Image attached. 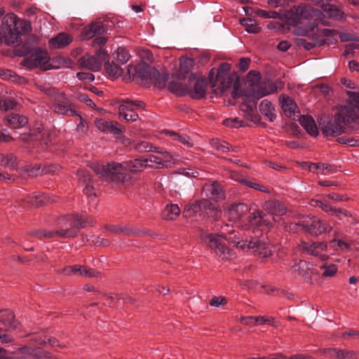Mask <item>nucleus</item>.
<instances>
[{
    "label": "nucleus",
    "instance_id": "1",
    "mask_svg": "<svg viewBox=\"0 0 359 359\" xmlns=\"http://www.w3.org/2000/svg\"><path fill=\"white\" fill-rule=\"evenodd\" d=\"M146 167H147V161L144 158H135L122 163L112 161L102 167L96 168L95 172L116 187L127 188L132 184V180L131 176L126 172L133 173L141 172Z\"/></svg>",
    "mask_w": 359,
    "mask_h": 359
},
{
    "label": "nucleus",
    "instance_id": "2",
    "mask_svg": "<svg viewBox=\"0 0 359 359\" xmlns=\"http://www.w3.org/2000/svg\"><path fill=\"white\" fill-rule=\"evenodd\" d=\"M256 15L264 19H280L285 21L287 25L294 27L302 23L304 20H310L314 18L317 20L322 15V12L310 5L300 4L291 7L283 13H279L274 11H265L258 9Z\"/></svg>",
    "mask_w": 359,
    "mask_h": 359
},
{
    "label": "nucleus",
    "instance_id": "3",
    "mask_svg": "<svg viewBox=\"0 0 359 359\" xmlns=\"http://www.w3.org/2000/svg\"><path fill=\"white\" fill-rule=\"evenodd\" d=\"M318 122L324 136L337 137L344 133L341 123L352 129L358 128L359 115L354 111L353 107L341 106L333 118L325 122L320 118Z\"/></svg>",
    "mask_w": 359,
    "mask_h": 359
},
{
    "label": "nucleus",
    "instance_id": "4",
    "mask_svg": "<svg viewBox=\"0 0 359 359\" xmlns=\"http://www.w3.org/2000/svg\"><path fill=\"white\" fill-rule=\"evenodd\" d=\"M29 28V25L20 20L14 13H10L4 17L0 30L5 43L13 45L22 42L20 36L27 32Z\"/></svg>",
    "mask_w": 359,
    "mask_h": 359
},
{
    "label": "nucleus",
    "instance_id": "5",
    "mask_svg": "<svg viewBox=\"0 0 359 359\" xmlns=\"http://www.w3.org/2000/svg\"><path fill=\"white\" fill-rule=\"evenodd\" d=\"M76 223L75 213L60 217L57 221L59 228L53 230L55 236L60 238H76L79 235Z\"/></svg>",
    "mask_w": 359,
    "mask_h": 359
},
{
    "label": "nucleus",
    "instance_id": "6",
    "mask_svg": "<svg viewBox=\"0 0 359 359\" xmlns=\"http://www.w3.org/2000/svg\"><path fill=\"white\" fill-rule=\"evenodd\" d=\"M50 58L48 51L41 48H36L29 57L25 58L22 64L29 69L39 68L43 71H46L50 69Z\"/></svg>",
    "mask_w": 359,
    "mask_h": 359
},
{
    "label": "nucleus",
    "instance_id": "7",
    "mask_svg": "<svg viewBox=\"0 0 359 359\" xmlns=\"http://www.w3.org/2000/svg\"><path fill=\"white\" fill-rule=\"evenodd\" d=\"M109 59L106 50L100 48L96 50L95 55L86 54L79 60L80 67L93 72H99L102 68V62Z\"/></svg>",
    "mask_w": 359,
    "mask_h": 359
},
{
    "label": "nucleus",
    "instance_id": "8",
    "mask_svg": "<svg viewBox=\"0 0 359 359\" xmlns=\"http://www.w3.org/2000/svg\"><path fill=\"white\" fill-rule=\"evenodd\" d=\"M145 103L140 100L126 99L122 101L118 107L119 118H123L126 122H135L139 119L136 109L144 108Z\"/></svg>",
    "mask_w": 359,
    "mask_h": 359
},
{
    "label": "nucleus",
    "instance_id": "9",
    "mask_svg": "<svg viewBox=\"0 0 359 359\" xmlns=\"http://www.w3.org/2000/svg\"><path fill=\"white\" fill-rule=\"evenodd\" d=\"M301 226L304 230L313 236L320 235L326 231L325 224L318 217L315 216H305L302 218L299 223H291L290 229L296 226Z\"/></svg>",
    "mask_w": 359,
    "mask_h": 359
},
{
    "label": "nucleus",
    "instance_id": "10",
    "mask_svg": "<svg viewBox=\"0 0 359 359\" xmlns=\"http://www.w3.org/2000/svg\"><path fill=\"white\" fill-rule=\"evenodd\" d=\"M195 80L193 88H189L187 86L185 89V95H189L192 100H202L206 96V90L208 87V80L205 77L196 78L194 74H191L189 77V82Z\"/></svg>",
    "mask_w": 359,
    "mask_h": 359
},
{
    "label": "nucleus",
    "instance_id": "11",
    "mask_svg": "<svg viewBox=\"0 0 359 359\" xmlns=\"http://www.w3.org/2000/svg\"><path fill=\"white\" fill-rule=\"evenodd\" d=\"M51 109L53 112L66 116H74L78 112L74 108V103L71 102L68 96L64 93L53 103Z\"/></svg>",
    "mask_w": 359,
    "mask_h": 359
},
{
    "label": "nucleus",
    "instance_id": "12",
    "mask_svg": "<svg viewBox=\"0 0 359 359\" xmlns=\"http://www.w3.org/2000/svg\"><path fill=\"white\" fill-rule=\"evenodd\" d=\"M154 74L158 75V70L144 62L135 67L134 77L139 80L142 85L149 86L151 85V77L155 75Z\"/></svg>",
    "mask_w": 359,
    "mask_h": 359
},
{
    "label": "nucleus",
    "instance_id": "13",
    "mask_svg": "<svg viewBox=\"0 0 359 359\" xmlns=\"http://www.w3.org/2000/svg\"><path fill=\"white\" fill-rule=\"evenodd\" d=\"M237 246L245 249V247L249 250H252V252L255 256H257L259 258H266L270 257L272 255L271 250L270 248L266 245V243H262L261 241H238L237 242Z\"/></svg>",
    "mask_w": 359,
    "mask_h": 359
},
{
    "label": "nucleus",
    "instance_id": "14",
    "mask_svg": "<svg viewBox=\"0 0 359 359\" xmlns=\"http://www.w3.org/2000/svg\"><path fill=\"white\" fill-rule=\"evenodd\" d=\"M96 128L104 133H110L114 135H120L125 132L123 127L117 121H106L103 118H95Z\"/></svg>",
    "mask_w": 359,
    "mask_h": 359
},
{
    "label": "nucleus",
    "instance_id": "15",
    "mask_svg": "<svg viewBox=\"0 0 359 359\" xmlns=\"http://www.w3.org/2000/svg\"><path fill=\"white\" fill-rule=\"evenodd\" d=\"M48 201V198L47 196L41 193L29 195L24 198H18L16 200V202L25 208L31 207L39 208L45 205Z\"/></svg>",
    "mask_w": 359,
    "mask_h": 359
},
{
    "label": "nucleus",
    "instance_id": "16",
    "mask_svg": "<svg viewBox=\"0 0 359 359\" xmlns=\"http://www.w3.org/2000/svg\"><path fill=\"white\" fill-rule=\"evenodd\" d=\"M107 29L102 22H92L83 28L81 37L83 40H88L96 35H102L107 32Z\"/></svg>",
    "mask_w": 359,
    "mask_h": 359
},
{
    "label": "nucleus",
    "instance_id": "17",
    "mask_svg": "<svg viewBox=\"0 0 359 359\" xmlns=\"http://www.w3.org/2000/svg\"><path fill=\"white\" fill-rule=\"evenodd\" d=\"M231 65L228 62H222L219 65V67L216 69L212 68L208 73V78L210 85L212 88L217 86V83L219 81V78L223 77L227 72H230Z\"/></svg>",
    "mask_w": 359,
    "mask_h": 359
},
{
    "label": "nucleus",
    "instance_id": "18",
    "mask_svg": "<svg viewBox=\"0 0 359 359\" xmlns=\"http://www.w3.org/2000/svg\"><path fill=\"white\" fill-rule=\"evenodd\" d=\"M249 210L248 206L245 203H233L229 207L227 214L229 220L236 222L245 215Z\"/></svg>",
    "mask_w": 359,
    "mask_h": 359
},
{
    "label": "nucleus",
    "instance_id": "19",
    "mask_svg": "<svg viewBox=\"0 0 359 359\" xmlns=\"http://www.w3.org/2000/svg\"><path fill=\"white\" fill-rule=\"evenodd\" d=\"M249 222L252 226L270 229L272 226L266 215L262 210H257L249 216Z\"/></svg>",
    "mask_w": 359,
    "mask_h": 359
},
{
    "label": "nucleus",
    "instance_id": "20",
    "mask_svg": "<svg viewBox=\"0 0 359 359\" xmlns=\"http://www.w3.org/2000/svg\"><path fill=\"white\" fill-rule=\"evenodd\" d=\"M6 125L13 129L20 128L28 123V118L16 113H10L4 118Z\"/></svg>",
    "mask_w": 359,
    "mask_h": 359
},
{
    "label": "nucleus",
    "instance_id": "21",
    "mask_svg": "<svg viewBox=\"0 0 359 359\" xmlns=\"http://www.w3.org/2000/svg\"><path fill=\"white\" fill-rule=\"evenodd\" d=\"M204 190L206 192V196L210 199L218 201L224 199L225 197V194L221 184L217 182L205 185Z\"/></svg>",
    "mask_w": 359,
    "mask_h": 359
},
{
    "label": "nucleus",
    "instance_id": "22",
    "mask_svg": "<svg viewBox=\"0 0 359 359\" xmlns=\"http://www.w3.org/2000/svg\"><path fill=\"white\" fill-rule=\"evenodd\" d=\"M279 102L282 110L284 113L290 117L294 115L297 110H298V106L297 103L287 95L282 94L279 97Z\"/></svg>",
    "mask_w": 359,
    "mask_h": 359
},
{
    "label": "nucleus",
    "instance_id": "23",
    "mask_svg": "<svg viewBox=\"0 0 359 359\" xmlns=\"http://www.w3.org/2000/svg\"><path fill=\"white\" fill-rule=\"evenodd\" d=\"M299 124L304 128L308 134L312 137L318 135V128L314 119L310 115H301L298 119Z\"/></svg>",
    "mask_w": 359,
    "mask_h": 359
},
{
    "label": "nucleus",
    "instance_id": "24",
    "mask_svg": "<svg viewBox=\"0 0 359 359\" xmlns=\"http://www.w3.org/2000/svg\"><path fill=\"white\" fill-rule=\"evenodd\" d=\"M37 37L34 34H31L28 36L27 40L22 45L20 46V43L15 47L14 51L15 54L18 56L22 57L31 54L33 51V44L36 43Z\"/></svg>",
    "mask_w": 359,
    "mask_h": 359
},
{
    "label": "nucleus",
    "instance_id": "25",
    "mask_svg": "<svg viewBox=\"0 0 359 359\" xmlns=\"http://www.w3.org/2000/svg\"><path fill=\"white\" fill-rule=\"evenodd\" d=\"M264 208L273 215H283L286 212V207L278 200H269L264 203Z\"/></svg>",
    "mask_w": 359,
    "mask_h": 359
},
{
    "label": "nucleus",
    "instance_id": "26",
    "mask_svg": "<svg viewBox=\"0 0 359 359\" xmlns=\"http://www.w3.org/2000/svg\"><path fill=\"white\" fill-rule=\"evenodd\" d=\"M72 38L67 33H59L56 36L50 39L48 41L49 45L54 48H63L70 44Z\"/></svg>",
    "mask_w": 359,
    "mask_h": 359
},
{
    "label": "nucleus",
    "instance_id": "27",
    "mask_svg": "<svg viewBox=\"0 0 359 359\" xmlns=\"http://www.w3.org/2000/svg\"><path fill=\"white\" fill-rule=\"evenodd\" d=\"M0 323L9 328L16 329L19 322L15 319L14 313L8 309L0 310Z\"/></svg>",
    "mask_w": 359,
    "mask_h": 359
},
{
    "label": "nucleus",
    "instance_id": "28",
    "mask_svg": "<svg viewBox=\"0 0 359 359\" xmlns=\"http://www.w3.org/2000/svg\"><path fill=\"white\" fill-rule=\"evenodd\" d=\"M300 246L304 251L317 256L318 255L320 250L323 251L327 248V243L325 242H313L309 243L302 241Z\"/></svg>",
    "mask_w": 359,
    "mask_h": 359
},
{
    "label": "nucleus",
    "instance_id": "29",
    "mask_svg": "<svg viewBox=\"0 0 359 359\" xmlns=\"http://www.w3.org/2000/svg\"><path fill=\"white\" fill-rule=\"evenodd\" d=\"M323 12L330 18L337 20L343 19L344 12L338 8L336 6L330 4L318 2Z\"/></svg>",
    "mask_w": 359,
    "mask_h": 359
},
{
    "label": "nucleus",
    "instance_id": "30",
    "mask_svg": "<svg viewBox=\"0 0 359 359\" xmlns=\"http://www.w3.org/2000/svg\"><path fill=\"white\" fill-rule=\"evenodd\" d=\"M0 166L8 168L11 170H17L18 160L16 156L13 153H0Z\"/></svg>",
    "mask_w": 359,
    "mask_h": 359
},
{
    "label": "nucleus",
    "instance_id": "31",
    "mask_svg": "<svg viewBox=\"0 0 359 359\" xmlns=\"http://www.w3.org/2000/svg\"><path fill=\"white\" fill-rule=\"evenodd\" d=\"M297 271L299 275L307 278L310 281V284H312V276L314 273L313 265L304 260H301L298 264Z\"/></svg>",
    "mask_w": 359,
    "mask_h": 359
},
{
    "label": "nucleus",
    "instance_id": "32",
    "mask_svg": "<svg viewBox=\"0 0 359 359\" xmlns=\"http://www.w3.org/2000/svg\"><path fill=\"white\" fill-rule=\"evenodd\" d=\"M221 213L219 208L208 199V205H205L203 210V217H208L216 221L220 217Z\"/></svg>",
    "mask_w": 359,
    "mask_h": 359
},
{
    "label": "nucleus",
    "instance_id": "33",
    "mask_svg": "<svg viewBox=\"0 0 359 359\" xmlns=\"http://www.w3.org/2000/svg\"><path fill=\"white\" fill-rule=\"evenodd\" d=\"M259 111L271 122H273L276 118L275 109L271 102L267 100H264L260 102Z\"/></svg>",
    "mask_w": 359,
    "mask_h": 359
},
{
    "label": "nucleus",
    "instance_id": "34",
    "mask_svg": "<svg viewBox=\"0 0 359 359\" xmlns=\"http://www.w3.org/2000/svg\"><path fill=\"white\" fill-rule=\"evenodd\" d=\"M74 62L72 59L62 57L60 55L56 56L50 61L49 67L50 69H60V68H67L71 67Z\"/></svg>",
    "mask_w": 359,
    "mask_h": 359
},
{
    "label": "nucleus",
    "instance_id": "35",
    "mask_svg": "<svg viewBox=\"0 0 359 359\" xmlns=\"http://www.w3.org/2000/svg\"><path fill=\"white\" fill-rule=\"evenodd\" d=\"M180 208L177 204L167 205L162 211V218L165 220H174L180 214Z\"/></svg>",
    "mask_w": 359,
    "mask_h": 359
},
{
    "label": "nucleus",
    "instance_id": "36",
    "mask_svg": "<svg viewBox=\"0 0 359 359\" xmlns=\"http://www.w3.org/2000/svg\"><path fill=\"white\" fill-rule=\"evenodd\" d=\"M104 62V69L110 77L116 79L123 74V70L121 67L120 64H117L114 61L110 62L109 59Z\"/></svg>",
    "mask_w": 359,
    "mask_h": 359
},
{
    "label": "nucleus",
    "instance_id": "37",
    "mask_svg": "<svg viewBox=\"0 0 359 359\" xmlns=\"http://www.w3.org/2000/svg\"><path fill=\"white\" fill-rule=\"evenodd\" d=\"M146 236L156 238L158 235L149 229H140L137 226L128 225V236L142 238Z\"/></svg>",
    "mask_w": 359,
    "mask_h": 359
},
{
    "label": "nucleus",
    "instance_id": "38",
    "mask_svg": "<svg viewBox=\"0 0 359 359\" xmlns=\"http://www.w3.org/2000/svg\"><path fill=\"white\" fill-rule=\"evenodd\" d=\"M231 178L240 182L242 184H244L250 188L254 189L255 190H257V191H262L264 193L269 192L268 188L262 184H260L259 183L252 182L249 181L245 179H239L238 175L235 172H233L231 174Z\"/></svg>",
    "mask_w": 359,
    "mask_h": 359
},
{
    "label": "nucleus",
    "instance_id": "39",
    "mask_svg": "<svg viewBox=\"0 0 359 359\" xmlns=\"http://www.w3.org/2000/svg\"><path fill=\"white\" fill-rule=\"evenodd\" d=\"M277 89V82L269 83L267 86H260L255 93V98L259 100L262 97L276 92Z\"/></svg>",
    "mask_w": 359,
    "mask_h": 359
},
{
    "label": "nucleus",
    "instance_id": "40",
    "mask_svg": "<svg viewBox=\"0 0 359 359\" xmlns=\"http://www.w3.org/2000/svg\"><path fill=\"white\" fill-rule=\"evenodd\" d=\"M327 43V41L324 38H320V36L313 37V41L309 42L306 39H299L298 41V45L303 46L306 50H310L316 46H322Z\"/></svg>",
    "mask_w": 359,
    "mask_h": 359
},
{
    "label": "nucleus",
    "instance_id": "41",
    "mask_svg": "<svg viewBox=\"0 0 359 359\" xmlns=\"http://www.w3.org/2000/svg\"><path fill=\"white\" fill-rule=\"evenodd\" d=\"M76 227L79 231L80 229H84L88 226H93L95 224V219L92 217H85L79 213H75Z\"/></svg>",
    "mask_w": 359,
    "mask_h": 359
},
{
    "label": "nucleus",
    "instance_id": "42",
    "mask_svg": "<svg viewBox=\"0 0 359 359\" xmlns=\"http://www.w3.org/2000/svg\"><path fill=\"white\" fill-rule=\"evenodd\" d=\"M168 89L170 92L175 94L178 97L185 96V89H187V85L182 84L180 82L171 81L168 83Z\"/></svg>",
    "mask_w": 359,
    "mask_h": 359
},
{
    "label": "nucleus",
    "instance_id": "43",
    "mask_svg": "<svg viewBox=\"0 0 359 359\" xmlns=\"http://www.w3.org/2000/svg\"><path fill=\"white\" fill-rule=\"evenodd\" d=\"M241 24L245 27V30L248 33L257 34L261 31V27L255 19L249 18H243L241 20Z\"/></svg>",
    "mask_w": 359,
    "mask_h": 359
},
{
    "label": "nucleus",
    "instance_id": "44",
    "mask_svg": "<svg viewBox=\"0 0 359 359\" xmlns=\"http://www.w3.org/2000/svg\"><path fill=\"white\" fill-rule=\"evenodd\" d=\"M330 215L335 216L339 220L343 222H348L349 219L355 220L352 214L344 208H333V211L331 212Z\"/></svg>",
    "mask_w": 359,
    "mask_h": 359
},
{
    "label": "nucleus",
    "instance_id": "45",
    "mask_svg": "<svg viewBox=\"0 0 359 359\" xmlns=\"http://www.w3.org/2000/svg\"><path fill=\"white\" fill-rule=\"evenodd\" d=\"M169 79V74H161L158 72V75H154L151 77V84L158 88H164Z\"/></svg>",
    "mask_w": 359,
    "mask_h": 359
},
{
    "label": "nucleus",
    "instance_id": "46",
    "mask_svg": "<svg viewBox=\"0 0 359 359\" xmlns=\"http://www.w3.org/2000/svg\"><path fill=\"white\" fill-rule=\"evenodd\" d=\"M27 235L30 237L37 238L39 239L55 238L53 230L48 231L46 229L30 231L27 233Z\"/></svg>",
    "mask_w": 359,
    "mask_h": 359
},
{
    "label": "nucleus",
    "instance_id": "47",
    "mask_svg": "<svg viewBox=\"0 0 359 359\" xmlns=\"http://www.w3.org/2000/svg\"><path fill=\"white\" fill-rule=\"evenodd\" d=\"M194 59L190 57H185L180 60V71L183 76L182 79H184L186 74L189 73L194 67Z\"/></svg>",
    "mask_w": 359,
    "mask_h": 359
},
{
    "label": "nucleus",
    "instance_id": "48",
    "mask_svg": "<svg viewBox=\"0 0 359 359\" xmlns=\"http://www.w3.org/2000/svg\"><path fill=\"white\" fill-rule=\"evenodd\" d=\"M218 82H219V88L220 93H223L232 86V83L233 82V76L229 74V72H227V74H225V76H224L222 78H219Z\"/></svg>",
    "mask_w": 359,
    "mask_h": 359
},
{
    "label": "nucleus",
    "instance_id": "49",
    "mask_svg": "<svg viewBox=\"0 0 359 359\" xmlns=\"http://www.w3.org/2000/svg\"><path fill=\"white\" fill-rule=\"evenodd\" d=\"M358 357V351L337 348V359H357Z\"/></svg>",
    "mask_w": 359,
    "mask_h": 359
},
{
    "label": "nucleus",
    "instance_id": "50",
    "mask_svg": "<svg viewBox=\"0 0 359 359\" xmlns=\"http://www.w3.org/2000/svg\"><path fill=\"white\" fill-rule=\"evenodd\" d=\"M37 132L30 130L27 133H22L20 134L19 139L20 141L25 143H29L35 140H39L41 137V130L40 128H38Z\"/></svg>",
    "mask_w": 359,
    "mask_h": 359
},
{
    "label": "nucleus",
    "instance_id": "51",
    "mask_svg": "<svg viewBox=\"0 0 359 359\" xmlns=\"http://www.w3.org/2000/svg\"><path fill=\"white\" fill-rule=\"evenodd\" d=\"M311 206L315 208H319L324 212L330 215L331 212L333 211V207L327 202L318 199H312L310 202Z\"/></svg>",
    "mask_w": 359,
    "mask_h": 359
},
{
    "label": "nucleus",
    "instance_id": "52",
    "mask_svg": "<svg viewBox=\"0 0 359 359\" xmlns=\"http://www.w3.org/2000/svg\"><path fill=\"white\" fill-rule=\"evenodd\" d=\"M210 144L216 150L220 151L223 153L230 151L231 148V145L228 142L219 139H212L210 141Z\"/></svg>",
    "mask_w": 359,
    "mask_h": 359
},
{
    "label": "nucleus",
    "instance_id": "53",
    "mask_svg": "<svg viewBox=\"0 0 359 359\" xmlns=\"http://www.w3.org/2000/svg\"><path fill=\"white\" fill-rule=\"evenodd\" d=\"M86 241L90 243V245H93L96 246H102L107 247L110 244L109 240L107 238H100L97 236H90L89 238H86Z\"/></svg>",
    "mask_w": 359,
    "mask_h": 359
},
{
    "label": "nucleus",
    "instance_id": "54",
    "mask_svg": "<svg viewBox=\"0 0 359 359\" xmlns=\"http://www.w3.org/2000/svg\"><path fill=\"white\" fill-rule=\"evenodd\" d=\"M116 61L120 65H123L128 62L130 58V54L128 51L124 47H119L116 51Z\"/></svg>",
    "mask_w": 359,
    "mask_h": 359
},
{
    "label": "nucleus",
    "instance_id": "55",
    "mask_svg": "<svg viewBox=\"0 0 359 359\" xmlns=\"http://www.w3.org/2000/svg\"><path fill=\"white\" fill-rule=\"evenodd\" d=\"M144 161H147V166L154 167V168H161V166L164 165V161L163 159L155 155H149L148 158H144Z\"/></svg>",
    "mask_w": 359,
    "mask_h": 359
},
{
    "label": "nucleus",
    "instance_id": "56",
    "mask_svg": "<svg viewBox=\"0 0 359 359\" xmlns=\"http://www.w3.org/2000/svg\"><path fill=\"white\" fill-rule=\"evenodd\" d=\"M222 124L226 127L231 128H240L245 126V123L240 120L238 118H228L223 121Z\"/></svg>",
    "mask_w": 359,
    "mask_h": 359
},
{
    "label": "nucleus",
    "instance_id": "57",
    "mask_svg": "<svg viewBox=\"0 0 359 359\" xmlns=\"http://www.w3.org/2000/svg\"><path fill=\"white\" fill-rule=\"evenodd\" d=\"M191 210L196 213H199L200 216L203 215V210L205 205H208V199H201L190 203Z\"/></svg>",
    "mask_w": 359,
    "mask_h": 359
},
{
    "label": "nucleus",
    "instance_id": "58",
    "mask_svg": "<svg viewBox=\"0 0 359 359\" xmlns=\"http://www.w3.org/2000/svg\"><path fill=\"white\" fill-rule=\"evenodd\" d=\"M346 94L350 101L348 106L353 107L354 111L356 112V109H359V93L347 91Z\"/></svg>",
    "mask_w": 359,
    "mask_h": 359
},
{
    "label": "nucleus",
    "instance_id": "59",
    "mask_svg": "<svg viewBox=\"0 0 359 359\" xmlns=\"http://www.w3.org/2000/svg\"><path fill=\"white\" fill-rule=\"evenodd\" d=\"M80 276L88 278H99L102 276V273L94 269L82 266Z\"/></svg>",
    "mask_w": 359,
    "mask_h": 359
},
{
    "label": "nucleus",
    "instance_id": "60",
    "mask_svg": "<svg viewBox=\"0 0 359 359\" xmlns=\"http://www.w3.org/2000/svg\"><path fill=\"white\" fill-rule=\"evenodd\" d=\"M77 177L79 182L80 183H82L83 184H87L89 183H91V175L89 172V171L84 170V169H80L77 170Z\"/></svg>",
    "mask_w": 359,
    "mask_h": 359
},
{
    "label": "nucleus",
    "instance_id": "61",
    "mask_svg": "<svg viewBox=\"0 0 359 359\" xmlns=\"http://www.w3.org/2000/svg\"><path fill=\"white\" fill-rule=\"evenodd\" d=\"M320 267L321 269L324 270L322 273V276L323 277H332L337 272V267L335 264H330L329 266L323 264Z\"/></svg>",
    "mask_w": 359,
    "mask_h": 359
},
{
    "label": "nucleus",
    "instance_id": "62",
    "mask_svg": "<svg viewBox=\"0 0 359 359\" xmlns=\"http://www.w3.org/2000/svg\"><path fill=\"white\" fill-rule=\"evenodd\" d=\"M168 133L172 137V139L174 140H177L184 145L188 146L189 147H191L193 146V144L189 142V137L187 135H180L177 133H175L172 131H168Z\"/></svg>",
    "mask_w": 359,
    "mask_h": 359
},
{
    "label": "nucleus",
    "instance_id": "63",
    "mask_svg": "<svg viewBox=\"0 0 359 359\" xmlns=\"http://www.w3.org/2000/svg\"><path fill=\"white\" fill-rule=\"evenodd\" d=\"M81 265L79 264H75L73 266H67L64 267L62 269V273H63L65 275L70 276V275H76V274H81Z\"/></svg>",
    "mask_w": 359,
    "mask_h": 359
},
{
    "label": "nucleus",
    "instance_id": "64",
    "mask_svg": "<svg viewBox=\"0 0 359 359\" xmlns=\"http://www.w3.org/2000/svg\"><path fill=\"white\" fill-rule=\"evenodd\" d=\"M46 95L50 97L53 102L59 97V95L64 93L63 92H60L59 90L55 87H48L44 88L41 90Z\"/></svg>",
    "mask_w": 359,
    "mask_h": 359
}]
</instances>
